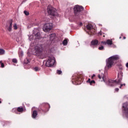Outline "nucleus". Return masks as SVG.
Here are the masks:
<instances>
[{"mask_svg":"<svg viewBox=\"0 0 128 128\" xmlns=\"http://www.w3.org/2000/svg\"><path fill=\"white\" fill-rule=\"evenodd\" d=\"M120 60V56L118 55H114L109 58L106 62V66L108 68H110L112 66L114 62V60Z\"/></svg>","mask_w":128,"mask_h":128,"instance_id":"1","label":"nucleus"},{"mask_svg":"<svg viewBox=\"0 0 128 128\" xmlns=\"http://www.w3.org/2000/svg\"><path fill=\"white\" fill-rule=\"evenodd\" d=\"M47 12L49 16H58L56 8L52 7L51 5L48 6Z\"/></svg>","mask_w":128,"mask_h":128,"instance_id":"2","label":"nucleus"},{"mask_svg":"<svg viewBox=\"0 0 128 128\" xmlns=\"http://www.w3.org/2000/svg\"><path fill=\"white\" fill-rule=\"evenodd\" d=\"M72 80H74L76 84H80L84 80V79L80 78V75L78 74H74L73 76Z\"/></svg>","mask_w":128,"mask_h":128,"instance_id":"3","label":"nucleus"},{"mask_svg":"<svg viewBox=\"0 0 128 128\" xmlns=\"http://www.w3.org/2000/svg\"><path fill=\"white\" fill-rule=\"evenodd\" d=\"M74 10L75 16H80V14L84 10V8L82 7V6L76 5V6H74Z\"/></svg>","mask_w":128,"mask_h":128,"instance_id":"4","label":"nucleus"},{"mask_svg":"<svg viewBox=\"0 0 128 128\" xmlns=\"http://www.w3.org/2000/svg\"><path fill=\"white\" fill-rule=\"evenodd\" d=\"M54 62H56V60H54V57L50 56L49 57L48 60L46 62V66H48L50 68L54 64Z\"/></svg>","mask_w":128,"mask_h":128,"instance_id":"5","label":"nucleus"},{"mask_svg":"<svg viewBox=\"0 0 128 128\" xmlns=\"http://www.w3.org/2000/svg\"><path fill=\"white\" fill-rule=\"evenodd\" d=\"M118 84H120V86H119L120 88H124V86H126V84H121L120 82H122V71H120L119 72H118Z\"/></svg>","mask_w":128,"mask_h":128,"instance_id":"6","label":"nucleus"},{"mask_svg":"<svg viewBox=\"0 0 128 128\" xmlns=\"http://www.w3.org/2000/svg\"><path fill=\"white\" fill-rule=\"evenodd\" d=\"M42 28L44 32H48L52 28V23H46L44 24Z\"/></svg>","mask_w":128,"mask_h":128,"instance_id":"7","label":"nucleus"},{"mask_svg":"<svg viewBox=\"0 0 128 128\" xmlns=\"http://www.w3.org/2000/svg\"><path fill=\"white\" fill-rule=\"evenodd\" d=\"M34 54L37 56H40L42 54V46L36 47Z\"/></svg>","mask_w":128,"mask_h":128,"instance_id":"8","label":"nucleus"},{"mask_svg":"<svg viewBox=\"0 0 128 128\" xmlns=\"http://www.w3.org/2000/svg\"><path fill=\"white\" fill-rule=\"evenodd\" d=\"M42 106H44V107L41 109L40 112H44V114L48 112V111L50 110V104L48 103H44L42 104Z\"/></svg>","mask_w":128,"mask_h":128,"instance_id":"9","label":"nucleus"},{"mask_svg":"<svg viewBox=\"0 0 128 128\" xmlns=\"http://www.w3.org/2000/svg\"><path fill=\"white\" fill-rule=\"evenodd\" d=\"M108 86H114L116 84H120L116 80H109L107 82Z\"/></svg>","mask_w":128,"mask_h":128,"instance_id":"10","label":"nucleus"},{"mask_svg":"<svg viewBox=\"0 0 128 128\" xmlns=\"http://www.w3.org/2000/svg\"><path fill=\"white\" fill-rule=\"evenodd\" d=\"M122 108H123V110H124V112L126 118H128V108L127 102H125L123 104Z\"/></svg>","mask_w":128,"mask_h":128,"instance_id":"11","label":"nucleus"},{"mask_svg":"<svg viewBox=\"0 0 128 128\" xmlns=\"http://www.w3.org/2000/svg\"><path fill=\"white\" fill-rule=\"evenodd\" d=\"M86 28L88 30H90V32L91 34H94V26L92 25V24H88L86 26Z\"/></svg>","mask_w":128,"mask_h":128,"instance_id":"12","label":"nucleus"},{"mask_svg":"<svg viewBox=\"0 0 128 128\" xmlns=\"http://www.w3.org/2000/svg\"><path fill=\"white\" fill-rule=\"evenodd\" d=\"M9 26L8 27V32H12V20H9Z\"/></svg>","mask_w":128,"mask_h":128,"instance_id":"13","label":"nucleus"},{"mask_svg":"<svg viewBox=\"0 0 128 128\" xmlns=\"http://www.w3.org/2000/svg\"><path fill=\"white\" fill-rule=\"evenodd\" d=\"M98 78L100 80H102L104 82H106V80H104V74H100L98 75Z\"/></svg>","mask_w":128,"mask_h":128,"instance_id":"14","label":"nucleus"},{"mask_svg":"<svg viewBox=\"0 0 128 128\" xmlns=\"http://www.w3.org/2000/svg\"><path fill=\"white\" fill-rule=\"evenodd\" d=\"M91 44L92 46H97L98 44V40H92L91 42Z\"/></svg>","mask_w":128,"mask_h":128,"instance_id":"15","label":"nucleus"},{"mask_svg":"<svg viewBox=\"0 0 128 128\" xmlns=\"http://www.w3.org/2000/svg\"><path fill=\"white\" fill-rule=\"evenodd\" d=\"M36 116H38V112L36 110H34L33 111L32 115V117L33 118H36Z\"/></svg>","mask_w":128,"mask_h":128,"instance_id":"16","label":"nucleus"},{"mask_svg":"<svg viewBox=\"0 0 128 128\" xmlns=\"http://www.w3.org/2000/svg\"><path fill=\"white\" fill-rule=\"evenodd\" d=\"M50 40H54L56 38V34H52L50 35Z\"/></svg>","mask_w":128,"mask_h":128,"instance_id":"17","label":"nucleus"},{"mask_svg":"<svg viewBox=\"0 0 128 128\" xmlns=\"http://www.w3.org/2000/svg\"><path fill=\"white\" fill-rule=\"evenodd\" d=\"M35 36L36 40H40V32H37L35 34Z\"/></svg>","mask_w":128,"mask_h":128,"instance_id":"18","label":"nucleus"},{"mask_svg":"<svg viewBox=\"0 0 128 128\" xmlns=\"http://www.w3.org/2000/svg\"><path fill=\"white\" fill-rule=\"evenodd\" d=\"M17 110L19 112H24V108L22 107H18L17 108Z\"/></svg>","mask_w":128,"mask_h":128,"instance_id":"19","label":"nucleus"},{"mask_svg":"<svg viewBox=\"0 0 128 128\" xmlns=\"http://www.w3.org/2000/svg\"><path fill=\"white\" fill-rule=\"evenodd\" d=\"M106 44H108L110 46H112V40H108L106 42Z\"/></svg>","mask_w":128,"mask_h":128,"instance_id":"20","label":"nucleus"},{"mask_svg":"<svg viewBox=\"0 0 128 128\" xmlns=\"http://www.w3.org/2000/svg\"><path fill=\"white\" fill-rule=\"evenodd\" d=\"M33 70H34V72H40V68L36 66L33 68Z\"/></svg>","mask_w":128,"mask_h":128,"instance_id":"21","label":"nucleus"},{"mask_svg":"<svg viewBox=\"0 0 128 128\" xmlns=\"http://www.w3.org/2000/svg\"><path fill=\"white\" fill-rule=\"evenodd\" d=\"M4 52H5L4 50L0 48V56L4 54Z\"/></svg>","mask_w":128,"mask_h":128,"instance_id":"22","label":"nucleus"},{"mask_svg":"<svg viewBox=\"0 0 128 128\" xmlns=\"http://www.w3.org/2000/svg\"><path fill=\"white\" fill-rule=\"evenodd\" d=\"M62 44L64 46H66V44H68V40H64L62 42Z\"/></svg>","mask_w":128,"mask_h":128,"instance_id":"23","label":"nucleus"},{"mask_svg":"<svg viewBox=\"0 0 128 128\" xmlns=\"http://www.w3.org/2000/svg\"><path fill=\"white\" fill-rule=\"evenodd\" d=\"M0 66H1L0 68H4V63H2V61H0Z\"/></svg>","mask_w":128,"mask_h":128,"instance_id":"24","label":"nucleus"},{"mask_svg":"<svg viewBox=\"0 0 128 128\" xmlns=\"http://www.w3.org/2000/svg\"><path fill=\"white\" fill-rule=\"evenodd\" d=\"M89 84L90 86H92L94 84H96V81H94V80H92L90 81V82Z\"/></svg>","mask_w":128,"mask_h":128,"instance_id":"25","label":"nucleus"},{"mask_svg":"<svg viewBox=\"0 0 128 128\" xmlns=\"http://www.w3.org/2000/svg\"><path fill=\"white\" fill-rule=\"evenodd\" d=\"M62 70H56V74H62Z\"/></svg>","mask_w":128,"mask_h":128,"instance_id":"26","label":"nucleus"},{"mask_svg":"<svg viewBox=\"0 0 128 128\" xmlns=\"http://www.w3.org/2000/svg\"><path fill=\"white\" fill-rule=\"evenodd\" d=\"M12 62H14V64H17L18 63V60L16 58H14L12 60Z\"/></svg>","mask_w":128,"mask_h":128,"instance_id":"27","label":"nucleus"},{"mask_svg":"<svg viewBox=\"0 0 128 128\" xmlns=\"http://www.w3.org/2000/svg\"><path fill=\"white\" fill-rule=\"evenodd\" d=\"M24 64H28V62H30V60H28V59H26L24 60Z\"/></svg>","mask_w":128,"mask_h":128,"instance_id":"28","label":"nucleus"},{"mask_svg":"<svg viewBox=\"0 0 128 128\" xmlns=\"http://www.w3.org/2000/svg\"><path fill=\"white\" fill-rule=\"evenodd\" d=\"M104 48V46H101L98 48L99 50H103Z\"/></svg>","mask_w":128,"mask_h":128,"instance_id":"29","label":"nucleus"},{"mask_svg":"<svg viewBox=\"0 0 128 128\" xmlns=\"http://www.w3.org/2000/svg\"><path fill=\"white\" fill-rule=\"evenodd\" d=\"M24 12L26 16H28V14H30V13L26 10H24Z\"/></svg>","mask_w":128,"mask_h":128,"instance_id":"30","label":"nucleus"},{"mask_svg":"<svg viewBox=\"0 0 128 128\" xmlns=\"http://www.w3.org/2000/svg\"><path fill=\"white\" fill-rule=\"evenodd\" d=\"M13 27L14 28V30H16L18 28V26L16 25V24H14L13 26Z\"/></svg>","mask_w":128,"mask_h":128,"instance_id":"31","label":"nucleus"},{"mask_svg":"<svg viewBox=\"0 0 128 128\" xmlns=\"http://www.w3.org/2000/svg\"><path fill=\"white\" fill-rule=\"evenodd\" d=\"M118 68L119 70H122V66L120 64L118 66Z\"/></svg>","mask_w":128,"mask_h":128,"instance_id":"32","label":"nucleus"},{"mask_svg":"<svg viewBox=\"0 0 128 128\" xmlns=\"http://www.w3.org/2000/svg\"><path fill=\"white\" fill-rule=\"evenodd\" d=\"M101 44H105L106 45V42L102 41L101 42Z\"/></svg>","mask_w":128,"mask_h":128,"instance_id":"33","label":"nucleus"},{"mask_svg":"<svg viewBox=\"0 0 128 128\" xmlns=\"http://www.w3.org/2000/svg\"><path fill=\"white\" fill-rule=\"evenodd\" d=\"M90 82H92V80H90V78H88V80L86 81V82L90 84Z\"/></svg>","mask_w":128,"mask_h":128,"instance_id":"34","label":"nucleus"},{"mask_svg":"<svg viewBox=\"0 0 128 128\" xmlns=\"http://www.w3.org/2000/svg\"><path fill=\"white\" fill-rule=\"evenodd\" d=\"M94 76H96V74H94L92 75V80H94Z\"/></svg>","mask_w":128,"mask_h":128,"instance_id":"35","label":"nucleus"},{"mask_svg":"<svg viewBox=\"0 0 128 128\" xmlns=\"http://www.w3.org/2000/svg\"><path fill=\"white\" fill-rule=\"evenodd\" d=\"M118 90H120V89H118V88H116L115 89V91H116V92H118Z\"/></svg>","mask_w":128,"mask_h":128,"instance_id":"36","label":"nucleus"},{"mask_svg":"<svg viewBox=\"0 0 128 128\" xmlns=\"http://www.w3.org/2000/svg\"><path fill=\"white\" fill-rule=\"evenodd\" d=\"M79 26H82V22H80V23L79 24Z\"/></svg>","mask_w":128,"mask_h":128,"instance_id":"37","label":"nucleus"},{"mask_svg":"<svg viewBox=\"0 0 128 128\" xmlns=\"http://www.w3.org/2000/svg\"><path fill=\"white\" fill-rule=\"evenodd\" d=\"M126 67L128 68V62L126 64Z\"/></svg>","mask_w":128,"mask_h":128,"instance_id":"38","label":"nucleus"},{"mask_svg":"<svg viewBox=\"0 0 128 128\" xmlns=\"http://www.w3.org/2000/svg\"><path fill=\"white\" fill-rule=\"evenodd\" d=\"M123 38H124V40H126V36H124Z\"/></svg>","mask_w":128,"mask_h":128,"instance_id":"39","label":"nucleus"},{"mask_svg":"<svg viewBox=\"0 0 128 128\" xmlns=\"http://www.w3.org/2000/svg\"><path fill=\"white\" fill-rule=\"evenodd\" d=\"M0 104H2V101H0Z\"/></svg>","mask_w":128,"mask_h":128,"instance_id":"40","label":"nucleus"},{"mask_svg":"<svg viewBox=\"0 0 128 128\" xmlns=\"http://www.w3.org/2000/svg\"><path fill=\"white\" fill-rule=\"evenodd\" d=\"M120 38H122V37H121V36H120Z\"/></svg>","mask_w":128,"mask_h":128,"instance_id":"41","label":"nucleus"}]
</instances>
